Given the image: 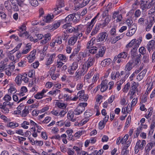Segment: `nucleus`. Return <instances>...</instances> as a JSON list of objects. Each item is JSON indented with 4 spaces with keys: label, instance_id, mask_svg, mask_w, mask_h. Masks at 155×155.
Here are the masks:
<instances>
[{
    "label": "nucleus",
    "instance_id": "nucleus-1",
    "mask_svg": "<svg viewBox=\"0 0 155 155\" xmlns=\"http://www.w3.org/2000/svg\"><path fill=\"white\" fill-rule=\"evenodd\" d=\"M90 49L89 51H90V53L94 54L96 53L94 57L96 59H98L100 57H103L106 50L105 47L102 46L98 47L95 46H92Z\"/></svg>",
    "mask_w": 155,
    "mask_h": 155
},
{
    "label": "nucleus",
    "instance_id": "nucleus-2",
    "mask_svg": "<svg viewBox=\"0 0 155 155\" xmlns=\"http://www.w3.org/2000/svg\"><path fill=\"white\" fill-rule=\"evenodd\" d=\"M141 41L142 39L140 38L137 39H134L126 45V47L127 48L133 47V49L131 50V51L134 52L133 55L134 56H135V55L136 56V51L139 47Z\"/></svg>",
    "mask_w": 155,
    "mask_h": 155
},
{
    "label": "nucleus",
    "instance_id": "nucleus-3",
    "mask_svg": "<svg viewBox=\"0 0 155 155\" xmlns=\"http://www.w3.org/2000/svg\"><path fill=\"white\" fill-rule=\"evenodd\" d=\"M95 58L94 57H89L82 65V69L84 70L82 72L83 74H85L88 69L94 65L95 62Z\"/></svg>",
    "mask_w": 155,
    "mask_h": 155
},
{
    "label": "nucleus",
    "instance_id": "nucleus-4",
    "mask_svg": "<svg viewBox=\"0 0 155 155\" xmlns=\"http://www.w3.org/2000/svg\"><path fill=\"white\" fill-rule=\"evenodd\" d=\"M29 79L27 77V74L26 73H24L22 75L18 74L16 77L15 80L16 84L18 85L21 84L22 81L24 83H27Z\"/></svg>",
    "mask_w": 155,
    "mask_h": 155
},
{
    "label": "nucleus",
    "instance_id": "nucleus-5",
    "mask_svg": "<svg viewBox=\"0 0 155 155\" xmlns=\"http://www.w3.org/2000/svg\"><path fill=\"white\" fill-rule=\"evenodd\" d=\"M100 14L99 13H98L97 15L93 18L90 22H88L86 25L85 33L86 35L89 34L91 31L96 21V19Z\"/></svg>",
    "mask_w": 155,
    "mask_h": 155
},
{
    "label": "nucleus",
    "instance_id": "nucleus-6",
    "mask_svg": "<svg viewBox=\"0 0 155 155\" xmlns=\"http://www.w3.org/2000/svg\"><path fill=\"white\" fill-rule=\"evenodd\" d=\"M78 21V20L77 19V18L74 14H71L66 17L64 19L61 20V22L62 23H65V24H71V21L77 22Z\"/></svg>",
    "mask_w": 155,
    "mask_h": 155
},
{
    "label": "nucleus",
    "instance_id": "nucleus-7",
    "mask_svg": "<svg viewBox=\"0 0 155 155\" xmlns=\"http://www.w3.org/2000/svg\"><path fill=\"white\" fill-rule=\"evenodd\" d=\"M64 6V0H59L57 2L56 7L53 9L54 15H58L61 13H63L61 8Z\"/></svg>",
    "mask_w": 155,
    "mask_h": 155
},
{
    "label": "nucleus",
    "instance_id": "nucleus-8",
    "mask_svg": "<svg viewBox=\"0 0 155 155\" xmlns=\"http://www.w3.org/2000/svg\"><path fill=\"white\" fill-rule=\"evenodd\" d=\"M87 105V103H81L74 111L75 115H79L81 114L85 109V107Z\"/></svg>",
    "mask_w": 155,
    "mask_h": 155
},
{
    "label": "nucleus",
    "instance_id": "nucleus-9",
    "mask_svg": "<svg viewBox=\"0 0 155 155\" xmlns=\"http://www.w3.org/2000/svg\"><path fill=\"white\" fill-rule=\"evenodd\" d=\"M146 144V141L145 140H138L137 141L135 148V151L138 152L140 150H142Z\"/></svg>",
    "mask_w": 155,
    "mask_h": 155
},
{
    "label": "nucleus",
    "instance_id": "nucleus-10",
    "mask_svg": "<svg viewBox=\"0 0 155 155\" xmlns=\"http://www.w3.org/2000/svg\"><path fill=\"white\" fill-rule=\"evenodd\" d=\"M62 43L61 38L60 36H56L53 39L50 43V46L53 48L55 45L60 44Z\"/></svg>",
    "mask_w": 155,
    "mask_h": 155
},
{
    "label": "nucleus",
    "instance_id": "nucleus-11",
    "mask_svg": "<svg viewBox=\"0 0 155 155\" xmlns=\"http://www.w3.org/2000/svg\"><path fill=\"white\" fill-rule=\"evenodd\" d=\"M78 67V63L76 61L74 62L68 68V72L71 75H73Z\"/></svg>",
    "mask_w": 155,
    "mask_h": 155
},
{
    "label": "nucleus",
    "instance_id": "nucleus-12",
    "mask_svg": "<svg viewBox=\"0 0 155 155\" xmlns=\"http://www.w3.org/2000/svg\"><path fill=\"white\" fill-rule=\"evenodd\" d=\"M133 63L130 62H128L126 64L125 68V75L124 76L125 78H127L130 74L129 72L133 68Z\"/></svg>",
    "mask_w": 155,
    "mask_h": 155
},
{
    "label": "nucleus",
    "instance_id": "nucleus-13",
    "mask_svg": "<svg viewBox=\"0 0 155 155\" xmlns=\"http://www.w3.org/2000/svg\"><path fill=\"white\" fill-rule=\"evenodd\" d=\"M108 34L106 32H102L98 35L96 40L97 42L105 41L107 38Z\"/></svg>",
    "mask_w": 155,
    "mask_h": 155
},
{
    "label": "nucleus",
    "instance_id": "nucleus-14",
    "mask_svg": "<svg viewBox=\"0 0 155 155\" xmlns=\"http://www.w3.org/2000/svg\"><path fill=\"white\" fill-rule=\"evenodd\" d=\"M122 18V15L120 13L119 11H117L113 12L112 15V19H115L116 18L115 20L117 22H119L121 21Z\"/></svg>",
    "mask_w": 155,
    "mask_h": 155
},
{
    "label": "nucleus",
    "instance_id": "nucleus-15",
    "mask_svg": "<svg viewBox=\"0 0 155 155\" xmlns=\"http://www.w3.org/2000/svg\"><path fill=\"white\" fill-rule=\"evenodd\" d=\"M71 24H64L62 26V28L65 29L67 32L69 33H76L75 28L73 27Z\"/></svg>",
    "mask_w": 155,
    "mask_h": 155
},
{
    "label": "nucleus",
    "instance_id": "nucleus-16",
    "mask_svg": "<svg viewBox=\"0 0 155 155\" xmlns=\"http://www.w3.org/2000/svg\"><path fill=\"white\" fill-rule=\"evenodd\" d=\"M140 3V7L142 10H146L150 8L147 1L141 0Z\"/></svg>",
    "mask_w": 155,
    "mask_h": 155
},
{
    "label": "nucleus",
    "instance_id": "nucleus-17",
    "mask_svg": "<svg viewBox=\"0 0 155 155\" xmlns=\"http://www.w3.org/2000/svg\"><path fill=\"white\" fill-rule=\"evenodd\" d=\"M137 28V25L134 23L130 27L129 31L126 34V35L130 37L133 35L135 32Z\"/></svg>",
    "mask_w": 155,
    "mask_h": 155
},
{
    "label": "nucleus",
    "instance_id": "nucleus-18",
    "mask_svg": "<svg viewBox=\"0 0 155 155\" xmlns=\"http://www.w3.org/2000/svg\"><path fill=\"white\" fill-rule=\"evenodd\" d=\"M36 53V51L35 50H34L31 51L28 56L27 58L28 61L30 63L33 62L36 58L35 55Z\"/></svg>",
    "mask_w": 155,
    "mask_h": 155
},
{
    "label": "nucleus",
    "instance_id": "nucleus-19",
    "mask_svg": "<svg viewBox=\"0 0 155 155\" xmlns=\"http://www.w3.org/2000/svg\"><path fill=\"white\" fill-rule=\"evenodd\" d=\"M155 147V142H151L147 143L145 147L144 151L147 154H148L150 151L152 147Z\"/></svg>",
    "mask_w": 155,
    "mask_h": 155
},
{
    "label": "nucleus",
    "instance_id": "nucleus-20",
    "mask_svg": "<svg viewBox=\"0 0 155 155\" xmlns=\"http://www.w3.org/2000/svg\"><path fill=\"white\" fill-rule=\"evenodd\" d=\"M108 81L105 79L102 81L100 85L101 86V91L102 92H104L108 88L107 85Z\"/></svg>",
    "mask_w": 155,
    "mask_h": 155
},
{
    "label": "nucleus",
    "instance_id": "nucleus-21",
    "mask_svg": "<svg viewBox=\"0 0 155 155\" xmlns=\"http://www.w3.org/2000/svg\"><path fill=\"white\" fill-rule=\"evenodd\" d=\"M110 20V19L109 17H107L104 18V20L102 21L101 22L97 24L100 27H101L103 28L108 25Z\"/></svg>",
    "mask_w": 155,
    "mask_h": 155
},
{
    "label": "nucleus",
    "instance_id": "nucleus-22",
    "mask_svg": "<svg viewBox=\"0 0 155 155\" xmlns=\"http://www.w3.org/2000/svg\"><path fill=\"white\" fill-rule=\"evenodd\" d=\"M55 56L56 54L55 53L50 54L49 58H47L45 64L47 65H49L52 64L54 61Z\"/></svg>",
    "mask_w": 155,
    "mask_h": 155
},
{
    "label": "nucleus",
    "instance_id": "nucleus-23",
    "mask_svg": "<svg viewBox=\"0 0 155 155\" xmlns=\"http://www.w3.org/2000/svg\"><path fill=\"white\" fill-rule=\"evenodd\" d=\"M147 71V69H145L139 73L137 76L136 79L137 80L139 81L141 80L145 76Z\"/></svg>",
    "mask_w": 155,
    "mask_h": 155
},
{
    "label": "nucleus",
    "instance_id": "nucleus-24",
    "mask_svg": "<svg viewBox=\"0 0 155 155\" xmlns=\"http://www.w3.org/2000/svg\"><path fill=\"white\" fill-rule=\"evenodd\" d=\"M147 49L150 52L151 49L155 48V38L151 40L147 45Z\"/></svg>",
    "mask_w": 155,
    "mask_h": 155
},
{
    "label": "nucleus",
    "instance_id": "nucleus-25",
    "mask_svg": "<svg viewBox=\"0 0 155 155\" xmlns=\"http://www.w3.org/2000/svg\"><path fill=\"white\" fill-rule=\"evenodd\" d=\"M74 111H69L67 115L68 119L73 122H75L76 120V118L74 117Z\"/></svg>",
    "mask_w": 155,
    "mask_h": 155
},
{
    "label": "nucleus",
    "instance_id": "nucleus-26",
    "mask_svg": "<svg viewBox=\"0 0 155 155\" xmlns=\"http://www.w3.org/2000/svg\"><path fill=\"white\" fill-rule=\"evenodd\" d=\"M54 17V16L52 14L51 15L48 14L46 16L44 17L43 19L44 21L46 22H50L51 21Z\"/></svg>",
    "mask_w": 155,
    "mask_h": 155
},
{
    "label": "nucleus",
    "instance_id": "nucleus-27",
    "mask_svg": "<svg viewBox=\"0 0 155 155\" xmlns=\"http://www.w3.org/2000/svg\"><path fill=\"white\" fill-rule=\"evenodd\" d=\"M111 62V60L110 58L105 59L103 60L101 62V65L103 66H108Z\"/></svg>",
    "mask_w": 155,
    "mask_h": 155
},
{
    "label": "nucleus",
    "instance_id": "nucleus-28",
    "mask_svg": "<svg viewBox=\"0 0 155 155\" xmlns=\"http://www.w3.org/2000/svg\"><path fill=\"white\" fill-rule=\"evenodd\" d=\"M142 68V67L140 66L139 68L136 70L129 77L130 80L131 81H132L133 80V78L135 77L137 75L141 70Z\"/></svg>",
    "mask_w": 155,
    "mask_h": 155
},
{
    "label": "nucleus",
    "instance_id": "nucleus-29",
    "mask_svg": "<svg viewBox=\"0 0 155 155\" xmlns=\"http://www.w3.org/2000/svg\"><path fill=\"white\" fill-rule=\"evenodd\" d=\"M83 70L82 69V68H81V70L80 71L79 70H78L75 73V79L76 80H78L80 79L81 78V75H84L85 74H83L82 72L83 71Z\"/></svg>",
    "mask_w": 155,
    "mask_h": 155
},
{
    "label": "nucleus",
    "instance_id": "nucleus-30",
    "mask_svg": "<svg viewBox=\"0 0 155 155\" xmlns=\"http://www.w3.org/2000/svg\"><path fill=\"white\" fill-rule=\"evenodd\" d=\"M78 38L77 36L74 35L71 37L69 39L68 43L70 45H73L76 43Z\"/></svg>",
    "mask_w": 155,
    "mask_h": 155
},
{
    "label": "nucleus",
    "instance_id": "nucleus-31",
    "mask_svg": "<svg viewBox=\"0 0 155 155\" xmlns=\"http://www.w3.org/2000/svg\"><path fill=\"white\" fill-rule=\"evenodd\" d=\"M141 55L140 54H138L136 57L135 60L133 62L134 66H137L139 65L140 63V58Z\"/></svg>",
    "mask_w": 155,
    "mask_h": 155
},
{
    "label": "nucleus",
    "instance_id": "nucleus-32",
    "mask_svg": "<svg viewBox=\"0 0 155 155\" xmlns=\"http://www.w3.org/2000/svg\"><path fill=\"white\" fill-rule=\"evenodd\" d=\"M100 27L97 24H96L93 28L91 33V35L92 36L96 34L99 31Z\"/></svg>",
    "mask_w": 155,
    "mask_h": 155
},
{
    "label": "nucleus",
    "instance_id": "nucleus-33",
    "mask_svg": "<svg viewBox=\"0 0 155 155\" xmlns=\"http://www.w3.org/2000/svg\"><path fill=\"white\" fill-rule=\"evenodd\" d=\"M48 94L52 96H55L56 95L61 94V91L58 89H56L50 91L49 92Z\"/></svg>",
    "mask_w": 155,
    "mask_h": 155
},
{
    "label": "nucleus",
    "instance_id": "nucleus-34",
    "mask_svg": "<svg viewBox=\"0 0 155 155\" xmlns=\"http://www.w3.org/2000/svg\"><path fill=\"white\" fill-rule=\"evenodd\" d=\"M124 35V34H122L120 35H118L115 37L112 40L111 43L112 44H115L118 41L121 39L123 37Z\"/></svg>",
    "mask_w": 155,
    "mask_h": 155
},
{
    "label": "nucleus",
    "instance_id": "nucleus-35",
    "mask_svg": "<svg viewBox=\"0 0 155 155\" xmlns=\"http://www.w3.org/2000/svg\"><path fill=\"white\" fill-rule=\"evenodd\" d=\"M124 77V78L121 79L120 81H118L117 83V89L118 91H119L121 89V86L122 84L125 81V79Z\"/></svg>",
    "mask_w": 155,
    "mask_h": 155
},
{
    "label": "nucleus",
    "instance_id": "nucleus-36",
    "mask_svg": "<svg viewBox=\"0 0 155 155\" xmlns=\"http://www.w3.org/2000/svg\"><path fill=\"white\" fill-rule=\"evenodd\" d=\"M110 5L108 4L106 7V8H105V9L104 11L102 14V16L103 17L105 18L107 17H108V9H110Z\"/></svg>",
    "mask_w": 155,
    "mask_h": 155
},
{
    "label": "nucleus",
    "instance_id": "nucleus-37",
    "mask_svg": "<svg viewBox=\"0 0 155 155\" xmlns=\"http://www.w3.org/2000/svg\"><path fill=\"white\" fill-rule=\"evenodd\" d=\"M128 105L129 104H128L127 107H126L125 108L124 107H122L121 112L123 114H126V111L127 112V113H129L131 110L132 107L129 106V107H130L129 109V108H128Z\"/></svg>",
    "mask_w": 155,
    "mask_h": 155
},
{
    "label": "nucleus",
    "instance_id": "nucleus-38",
    "mask_svg": "<svg viewBox=\"0 0 155 155\" xmlns=\"http://www.w3.org/2000/svg\"><path fill=\"white\" fill-rule=\"evenodd\" d=\"M8 61V59L6 58L3 61H2V64L0 65V71H2L4 70V69H5V68L7 66V64L5 63V61L6 62Z\"/></svg>",
    "mask_w": 155,
    "mask_h": 155
},
{
    "label": "nucleus",
    "instance_id": "nucleus-39",
    "mask_svg": "<svg viewBox=\"0 0 155 155\" xmlns=\"http://www.w3.org/2000/svg\"><path fill=\"white\" fill-rule=\"evenodd\" d=\"M90 51L89 50H85L83 52H79V54L83 56V58H85L89 55Z\"/></svg>",
    "mask_w": 155,
    "mask_h": 155
},
{
    "label": "nucleus",
    "instance_id": "nucleus-40",
    "mask_svg": "<svg viewBox=\"0 0 155 155\" xmlns=\"http://www.w3.org/2000/svg\"><path fill=\"white\" fill-rule=\"evenodd\" d=\"M28 106H25V108L22 110L21 113V115L22 117H25L29 113V111L28 110Z\"/></svg>",
    "mask_w": 155,
    "mask_h": 155
},
{
    "label": "nucleus",
    "instance_id": "nucleus-41",
    "mask_svg": "<svg viewBox=\"0 0 155 155\" xmlns=\"http://www.w3.org/2000/svg\"><path fill=\"white\" fill-rule=\"evenodd\" d=\"M120 76V74L119 71L116 72H113L111 74V78L112 79L115 80Z\"/></svg>",
    "mask_w": 155,
    "mask_h": 155
},
{
    "label": "nucleus",
    "instance_id": "nucleus-42",
    "mask_svg": "<svg viewBox=\"0 0 155 155\" xmlns=\"http://www.w3.org/2000/svg\"><path fill=\"white\" fill-rule=\"evenodd\" d=\"M58 58L61 61L64 62H66L67 60V57L64 55L61 54L58 56Z\"/></svg>",
    "mask_w": 155,
    "mask_h": 155
},
{
    "label": "nucleus",
    "instance_id": "nucleus-43",
    "mask_svg": "<svg viewBox=\"0 0 155 155\" xmlns=\"http://www.w3.org/2000/svg\"><path fill=\"white\" fill-rule=\"evenodd\" d=\"M5 73L8 76L11 75L13 71V69L11 68H7L4 69Z\"/></svg>",
    "mask_w": 155,
    "mask_h": 155
},
{
    "label": "nucleus",
    "instance_id": "nucleus-44",
    "mask_svg": "<svg viewBox=\"0 0 155 155\" xmlns=\"http://www.w3.org/2000/svg\"><path fill=\"white\" fill-rule=\"evenodd\" d=\"M121 58L118 55H116L115 56L113 61L114 62H116L117 63L119 64L120 62H122V60Z\"/></svg>",
    "mask_w": 155,
    "mask_h": 155
},
{
    "label": "nucleus",
    "instance_id": "nucleus-45",
    "mask_svg": "<svg viewBox=\"0 0 155 155\" xmlns=\"http://www.w3.org/2000/svg\"><path fill=\"white\" fill-rule=\"evenodd\" d=\"M93 115L92 111L90 110H87L84 113V117L88 118Z\"/></svg>",
    "mask_w": 155,
    "mask_h": 155
},
{
    "label": "nucleus",
    "instance_id": "nucleus-46",
    "mask_svg": "<svg viewBox=\"0 0 155 155\" xmlns=\"http://www.w3.org/2000/svg\"><path fill=\"white\" fill-rule=\"evenodd\" d=\"M89 119L88 118L85 117L84 118L82 119L81 121L78 124L79 126H81L85 124L89 120Z\"/></svg>",
    "mask_w": 155,
    "mask_h": 155
},
{
    "label": "nucleus",
    "instance_id": "nucleus-47",
    "mask_svg": "<svg viewBox=\"0 0 155 155\" xmlns=\"http://www.w3.org/2000/svg\"><path fill=\"white\" fill-rule=\"evenodd\" d=\"M8 126L11 128H14L18 127V124L16 122H11L8 124Z\"/></svg>",
    "mask_w": 155,
    "mask_h": 155
},
{
    "label": "nucleus",
    "instance_id": "nucleus-48",
    "mask_svg": "<svg viewBox=\"0 0 155 155\" xmlns=\"http://www.w3.org/2000/svg\"><path fill=\"white\" fill-rule=\"evenodd\" d=\"M19 35L21 37H25L27 39L29 38L30 35L27 31H25L23 33H22V34H19Z\"/></svg>",
    "mask_w": 155,
    "mask_h": 155
},
{
    "label": "nucleus",
    "instance_id": "nucleus-49",
    "mask_svg": "<svg viewBox=\"0 0 155 155\" xmlns=\"http://www.w3.org/2000/svg\"><path fill=\"white\" fill-rule=\"evenodd\" d=\"M127 54L126 52L123 51L119 53L117 55L121 58H125L127 56Z\"/></svg>",
    "mask_w": 155,
    "mask_h": 155
},
{
    "label": "nucleus",
    "instance_id": "nucleus-50",
    "mask_svg": "<svg viewBox=\"0 0 155 155\" xmlns=\"http://www.w3.org/2000/svg\"><path fill=\"white\" fill-rule=\"evenodd\" d=\"M29 125V122L26 121H24L21 124V127L25 129H28V127L27 126Z\"/></svg>",
    "mask_w": 155,
    "mask_h": 155
},
{
    "label": "nucleus",
    "instance_id": "nucleus-51",
    "mask_svg": "<svg viewBox=\"0 0 155 155\" xmlns=\"http://www.w3.org/2000/svg\"><path fill=\"white\" fill-rule=\"evenodd\" d=\"M148 114H146L145 115V117L147 119L149 118L153 112V108L152 107H150L148 110Z\"/></svg>",
    "mask_w": 155,
    "mask_h": 155
},
{
    "label": "nucleus",
    "instance_id": "nucleus-52",
    "mask_svg": "<svg viewBox=\"0 0 155 155\" xmlns=\"http://www.w3.org/2000/svg\"><path fill=\"white\" fill-rule=\"evenodd\" d=\"M56 105L58 107L60 108H65L67 107V105L64 103L60 102L57 103Z\"/></svg>",
    "mask_w": 155,
    "mask_h": 155
},
{
    "label": "nucleus",
    "instance_id": "nucleus-53",
    "mask_svg": "<svg viewBox=\"0 0 155 155\" xmlns=\"http://www.w3.org/2000/svg\"><path fill=\"white\" fill-rule=\"evenodd\" d=\"M26 27L25 25H22L19 28L18 31L19 32L18 33L19 34H22L26 31Z\"/></svg>",
    "mask_w": 155,
    "mask_h": 155
},
{
    "label": "nucleus",
    "instance_id": "nucleus-54",
    "mask_svg": "<svg viewBox=\"0 0 155 155\" xmlns=\"http://www.w3.org/2000/svg\"><path fill=\"white\" fill-rule=\"evenodd\" d=\"M30 4L33 6H36L38 5V0H28Z\"/></svg>",
    "mask_w": 155,
    "mask_h": 155
},
{
    "label": "nucleus",
    "instance_id": "nucleus-55",
    "mask_svg": "<svg viewBox=\"0 0 155 155\" xmlns=\"http://www.w3.org/2000/svg\"><path fill=\"white\" fill-rule=\"evenodd\" d=\"M130 84L129 82L127 83L124 86L123 89V91L124 92H127L130 88Z\"/></svg>",
    "mask_w": 155,
    "mask_h": 155
},
{
    "label": "nucleus",
    "instance_id": "nucleus-56",
    "mask_svg": "<svg viewBox=\"0 0 155 155\" xmlns=\"http://www.w3.org/2000/svg\"><path fill=\"white\" fill-rule=\"evenodd\" d=\"M149 14L151 15V17L153 19H155V11L153 9V8H151L148 11Z\"/></svg>",
    "mask_w": 155,
    "mask_h": 155
},
{
    "label": "nucleus",
    "instance_id": "nucleus-57",
    "mask_svg": "<svg viewBox=\"0 0 155 155\" xmlns=\"http://www.w3.org/2000/svg\"><path fill=\"white\" fill-rule=\"evenodd\" d=\"M142 127L141 126H139L137 128L135 133L136 136L138 137V136L140 133L142 131Z\"/></svg>",
    "mask_w": 155,
    "mask_h": 155
},
{
    "label": "nucleus",
    "instance_id": "nucleus-58",
    "mask_svg": "<svg viewBox=\"0 0 155 155\" xmlns=\"http://www.w3.org/2000/svg\"><path fill=\"white\" fill-rule=\"evenodd\" d=\"M35 71L31 69L28 72V76L30 78H33L35 76Z\"/></svg>",
    "mask_w": 155,
    "mask_h": 155
},
{
    "label": "nucleus",
    "instance_id": "nucleus-59",
    "mask_svg": "<svg viewBox=\"0 0 155 155\" xmlns=\"http://www.w3.org/2000/svg\"><path fill=\"white\" fill-rule=\"evenodd\" d=\"M88 98V95L87 94H84L83 96H82V97L79 98V100L82 101H87Z\"/></svg>",
    "mask_w": 155,
    "mask_h": 155
},
{
    "label": "nucleus",
    "instance_id": "nucleus-60",
    "mask_svg": "<svg viewBox=\"0 0 155 155\" xmlns=\"http://www.w3.org/2000/svg\"><path fill=\"white\" fill-rule=\"evenodd\" d=\"M94 43L93 41L92 40H91L89 41L87 44V49H89L91 47H92Z\"/></svg>",
    "mask_w": 155,
    "mask_h": 155
},
{
    "label": "nucleus",
    "instance_id": "nucleus-61",
    "mask_svg": "<svg viewBox=\"0 0 155 155\" xmlns=\"http://www.w3.org/2000/svg\"><path fill=\"white\" fill-rule=\"evenodd\" d=\"M1 110L2 112L5 114L8 113L9 112L8 108L5 106H2Z\"/></svg>",
    "mask_w": 155,
    "mask_h": 155
},
{
    "label": "nucleus",
    "instance_id": "nucleus-62",
    "mask_svg": "<svg viewBox=\"0 0 155 155\" xmlns=\"http://www.w3.org/2000/svg\"><path fill=\"white\" fill-rule=\"evenodd\" d=\"M26 62L25 61H21L18 63V66L24 67L26 66Z\"/></svg>",
    "mask_w": 155,
    "mask_h": 155
},
{
    "label": "nucleus",
    "instance_id": "nucleus-63",
    "mask_svg": "<svg viewBox=\"0 0 155 155\" xmlns=\"http://www.w3.org/2000/svg\"><path fill=\"white\" fill-rule=\"evenodd\" d=\"M91 0H83L82 2L80 3L81 7H83L87 5Z\"/></svg>",
    "mask_w": 155,
    "mask_h": 155
},
{
    "label": "nucleus",
    "instance_id": "nucleus-64",
    "mask_svg": "<svg viewBox=\"0 0 155 155\" xmlns=\"http://www.w3.org/2000/svg\"><path fill=\"white\" fill-rule=\"evenodd\" d=\"M43 95L40 92H38L34 96L35 97L38 99L42 98L43 97Z\"/></svg>",
    "mask_w": 155,
    "mask_h": 155
}]
</instances>
